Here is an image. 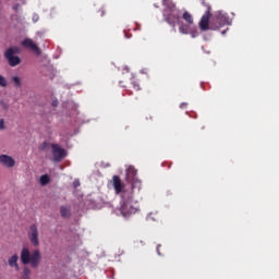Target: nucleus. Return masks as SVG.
Instances as JSON below:
<instances>
[{
  "mask_svg": "<svg viewBox=\"0 0 279 279\" xmlns=\"http://www.w3.org/2000/svg\"><path fill=\"white\" fill-rule=\"evenodd\" d=\"M180 107H181V108H186V107H187V104L183 102V104H181Z\"/></svg>",
  "mask_w": 279,
  "mask_h": 279,
  "instance_id": "393cba45",
  "label": "nucleus"
},
{
  "mask_svg": "<svg viewBox=\"0 0 279 279\" xmlns=\"http://www.w3.org/2000/svg\"><path fill=\"white\" fill-rule=\"evenodd\" d=\"M80 185V182L78 181H75L74 182V186L76 187V186H78Z\"/></svg>",
  "mask_w": 279,
  "mask_h": 279,
  "instance_id": "a878e982",
  "label": "nucleus"
},
{
  "mask_svg": "<svg viewBox=\"0 0 279 279\" xmlns=\"http://www.w3.org/2000/svg\"><path fill=\"white\" fill-rule=\"evenodd\" d=\"M136 174H137V170L134 167L130 166L126 169V180L129 182H133L135 180Z\"/></svg>",
  "mask_w": 279,
  "mask_h": 279,
  "instance_id": "f8f14e48",
  "label": "nucleus"
},
{
  "mask_svg": "<svg viewBox=\"0 0 279 279\" xmlns=\"http://www.w3.org/2000/svg\"><path fill=\"white\" fill-rule=\"evenodd\" d=\"M122 196V206L120 213L123 217H131V215H136L140 207L137 202H134L133 187L130 192H123Z\"/></svg>",
  "mask_w": 279,
  "mask_h": 279,
  "instance_id": "f257e3e1",
  "label": "nucleus"
},
{
  "mask_svg": "<svg viewBox=\"0 0 279 279\" xmlns=\"http://www.w3.org/2000/svg\"><path fill=\"white\" fill-rule=\"evenodd\" d=\"M230 24V17L227 13L218 11L214 15L211 14V31H218L219 28Z\"/></svg>",
  "mask_w": 279,
  "mask_h": 279,
  "instance_id": "20e7f679",
  "label": "nucleus"
},
{
  "mask_svg": "<svg viewBox=\"0 0 279 279\" xmlns=\"http://www.w3.org/2000/svg\"><path fill=\"white\" fill-rule=\"evenodd\" d=\"M17 260H19V256L15 254L13 256H11L9 259H8V263H9V267H14L16 269V271H19V264H17Z\"/></svg>",
  "mask_w": 279,
  "mask_h": 279,
  "instance_id": "ddd939ff",
  "label": "nucleus"
},
{
  "mask_svg": "<svg viewBox=\"0 0 279 279\" xmlns=\"http://www.w3.org/2000/svg\"><path fill=\"white\" fill-rule=\"evenodd\" d=\"M60 214H61V217H63V219H69V217H71L70 209L64 206L60 208Z\"/></svg>",
  "mask_w": 279,
  "mask_h": 279,
  "instance_id": "4468645a",
  "label": "nucleus"
},
{
  "mask_svg": "<svg viewBox=\"0 0 279 279\" xmlns=\"http://www.w3.org/2000/svg\"><path fill=\"white\" fill-rule=\"evenodd\" d=\"M51 148L53 160L56 162H60L66 156V150L61 148L58 144H51Z\"/></svg>",
  "mask_w": 279,
  "mask_h": 279,
  "instance_id": "0eeeda50",
  "label": "nucleus"
},
{
  "mask_svg": "<svg viewBox=\"0 0 279 279\" xmlns=\"http://www.w3.org/2000/svg\"><path fill=\"white\" fill-rule=\"evenodd\" d=\"M47 143L46 142H44L43 144H41V146H40V149H45L46 147H47Z\"/></svg>",
  "mask_w": 279,
  "mask_h": 279,
  "instance_id": "b1692460",
  "label": "nucleus"
},
{
  "mask_svg": "<svg viewBox=\"0 0 279 279\" xmlns=\"http://www.w3.org/2000/svg\"><path fill=\"white\" fill-rule=\"evenodd\" d=\"M203 5L206 8V12L205 14L202 16V20L199 22V27L203 32L206 31H211V7L209 5V3H206L205 1H203Z\"/></svg>",
  "mask_w": 279,
  "mask_h": 279,
  "instance_id": "39448f33",
  "label": "nucleus"
},
{
  "mask_svg": "<svg viewBox=\"0 0 279 279\" xmlns=\"http://www.w3.org/2000/svg\"><path fill=\"white\" fill-rule=\"evenodd\" d=\"M52 105L56 107L58 105V101H53Z\"/></svg>",
  "mask_w": 279,
  "mask_h": 279,
  "instance_id": "bb28decb",
  "label": "nucleus"
},
{
  "mask_svg": "<svg viewBox=\"0 0 279 279\" xmlns=\"http://www.w3.org/2000/svg\"><path fill=\"white\" fill-rule=\"evenodd\" d=\"M50 182V178L48 174H44L40 177V184L44 186V185H47L48 183Z\"/></svg>",
  "mask_w": 279,
  "mask_h": 279,
  "instance_id": "f3484780",
  "label": "nucleus"
},
{
  "mask_svg": "<svg viewBox=\"0 0 279 279\" xmlns=\"http://www.w3.org/2000/svg\"><path fill=\"white\" fill-rule=\"evenodd\" d=\"M179 32L183 35H187L190 33V24H181Z\"/></svg>",
  "mask_w": 279,
  "mask_h": 279,
  "instance_id": "dca6fc26",
  "label": "nucleus"
},
{
  "mask_svg": "<svg viewBox=\"0 0 279 279\" xmlns=\"http://www.w3.org/2000/svg\"><path fill=\"white\" fill-rule=\"evenodd\" d=\"M111 183H112L117 194H120V193L123 194V192H130V191H124V183H122L119 175H113Z\"/></svg>",
  "mask_w": 279,
  "mask_h": 279,
  "instance_id": "6e6552de",
  "label": "nucleus"
},
{
  "mask_svg": "<svg viewBox=\"0 0 279 279\" xmlns=\"http://www.w3.org/2000/svg\"><path fill=\"white\" fill-rule=\"evenodd\" d=\"M0 162L9 168H12L15 165L14 159L8 155H0Z\"/></svg>",
  "mask_w": 279,
  "mask_h": 279,
  "instance_id": "9b49d317",
  "label": "nucleus"
},
{
  "mask_svg": "<svg viewBox=\"0 0 279 279\" xmlns=\"http://www.w3.org/2000/svg\"><path fill=\"white\" fill-rule=\"evenodd\" d=\"M98 12H100V16L105 15V9L104 8H101Z\"/></svg>",
  "mask_w": 279,
  "mask_h": 279,
  "instance_id": "5701e85b",
  "label": "nucleus"
},
{
  "mask_svg": "<svg viewBox=\"0 0 279 279\" xmlns=\"http://www.w3.org/2000/svg\"><path fill=\"white\" fill-rule=\"evenodd\" d=\"M41 259V255L38 250L34 251L31 255L28 248H23L21 252V262L23 265H29L33 269H37Z\"/></svg>",
  "mask_w": 279,
  "mask_h": 279,
  "instance_id": "7ed1b4c3",
  "label": "nucleus"
},
{
  "mask_svg": "<svg viewBox=\"0 0 279 279\" xmlns=\"http://www.w3.org/2000/svg\"><path fill=\"white\" fill-rule=\"evenodd\" d=\"M7 85H8L7 80L2 75H0V86L5 87Z\"/></svg>",
  "mask_w": 279,
  "mask_h": 279,
  "instance_id": "6ab92c4d",
  "label": "nucleus"
},
{
  "mask_svg": "<svg viewBox=\"0 0 279 279\" xmlns=\"http://www.w3.org/2000/svg\"><path fill=\"white\" fill-rule=\"evenodd\" d=\"M17 52H19V49L16 47H11L4 53V57L11 66H16L17 64L21 63V59L14 56Z\"/></svg>",
  "mask_w": 279,
  "mask_h": 279,
  "instance_id": "423d86ee",
  "label": "nucleus"
},
{
  "mask_svg": "<svg viewBox=\"0 0 279 279\" xmlns=\"http://www.w3.org/2000/svg\"><path fill=\"white\" fill-rule=\"evenodd\" d=\"M12 81H13L15 87H21L22 83H21V80L19 76H13Z\"/></svg>",
  "mask_w": 279,
  "mask_h": 279,
  "instance_id": "a211bd4d",
  "label": "nucleus"
},
{
  "mask_svg": "<svg viewBox=\"0 0 279 279\" xmlns=\"http://www.w3.org/2000/svg\"><path fill=\"white\" fill-rule=\"evenodd\" d=\"M28 238L31 243L37 247V245H39V241H38V229L36 227V225H32L29 228V232H28Z\"/></svg>",
  "mask_w": 279,
  "mask_h": 279,
  "instance_id": "1a4fd4ad",
  "label": "nucleus"
},
{
  "mask_svg": "<svg viewBox=\"0 0 279 279\" xmlns=\"http://www.w3.org/2000/svg\"><path fill=\"white\" fill-rule=\"evenodd\" d=\"M4 129H5L4 120L1 119V120H0V130H4Z\"/></svg>",
  "mask_w": 279,
  "mask_h": 279,
  "instance_id": "412c9836",
  "label": "nucleus"
},
{
  "mask_svg": "<svg viewBox=\"0 0 279 279\" xmlns=\"http://www.w3.org/2000/svg\"><path fill=\"white\" fill-rule=\"evenodd\" d=\"M159 247H160V245H158V247H157V252H158V254H160V252H159Z\"/></svg>",
  "mask_w": 279,
  "mask_h": 279,
  "instance_id": "cd10ccee",
  "label": "nucleus"
},
{
  "mask_svg": "<svg viewBox=\"0 0 279 279\" xmlns=\"http://www.w3.org/2000/svg\"><path fill=\"white\" fill-rule=\"evenodd\" d=\"M162 4L165 7L163 17L166 22L170 24L175 32V25L180 20V15L175 9V4L171 0H162Z\"/></svg>",
  "mask_w": 279,
  "mask_h": 279,
  "instance_id": "f03ea898",
  "label": "nucleus"
},
{
  "mask_svg": "<svg viewBox=\"0 0 279 279\" xmlns=\"http://www.w3.org/2000/svg\"><path fill=\"white\" fill-rule=\"evenodd\" d=\"M133 87H134V89H136V90H140V89H141L140 85H138L137 83H135V82H133Z\"/></svg>",
  "mask_w": 279,
  "mask_h": 279,
  "instance_id": "4be33fe9",
  "label": "nucleus"
},
{
  "mask_svg": "<svg viewBox=\"0 0 279 279\" xmlns=\"http://www.w3.org/2000/svg\"><path fill=\"white\" fill-rule=\"evenodd\" d=\"M29 274H31V270L28 268H24V276L26 278H28Z\"/></svg>",
  "mask_w": 279,
  "mask_h": 279,
  "instance_id": "aec40b11",
  "label": "nucleus"
},
{
  "mask_svg": "<svg viewBox=\"0 0 279 279\" xmlns=\"http://www.w3.org/2000/svg\"><path fill=\"white\" fill-rule=\"evenodd\" d=\"M183 20H185V22L189 24V25H192L194 23V20H193V16L191 13L189 12H184L183 14Z\"/></svg>",
  "mask_w": 279,
  "mask_h": 279,
  "instance_id": "2eb2a0df",
  "label": "nucleus"
},
{
  "mask_svg": "<svg viewBox=\"0 0 279 279\" xmlns=\"http://www.w3.org/2000/svg\"><path fill=\"white\" fill-rule=\"evenodd\" d=\"M22 46L26 49H31L32 51H34L36 54H40L41 51L40 49L38 48V46L29 38H25L23 41H22Z\"/></svg>",
  "mask_w": 279,
  "mask_h": 279,
  "instance_id": "9d476101",
  "label": "nucleus"
}]
</instances>
